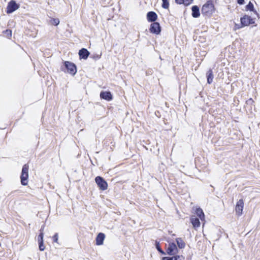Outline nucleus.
<instances>
[{
    "instance_id": "bb28decb",
    "label": "nucleus",
    "mask_w": 260,
    "mask_h": 260,
    "mask_svg": "<svg viewBox=\"0 0 260 260\" xmlns=\"http://www.w3.org/2000/svg\"><path fill=\"white\" fill-rule=\"evenodd\" d=\"M184 1V5H189L190 3H191V2H192L193 0H183Z\"/></svg>"
},
{
    "instance_id": "f8f14e48",
    "label": "nucleus",
    "mask_w": 260,
    "mask_h": 260,
    "mask_svg": "<svg viewBox=\"0 0 260 260\" xmlns=\"http://www.w3.org/2000/svg\"><path fill=\"white\" fill-rule=\"evenodd\" d=\"M100 96L101 98L108 101H111L112 99V95L109 91L101 92L100 93Z\"/></svg>"
},
{
    "instance_id": "423d86ee",
    "label": "nucleus",
    "mask_w": 260,
    "mask_h": 260,
    "mask_svg": "<svg viewBox=\"0 0 260 260\" xmlns=\"http://www.w3.org/2000/svg\"><path fill=\"white\" fill-rule=\"evenodd\" d=\"M178 249L174 243H169L167 249V252L169 255H172L178 253Z\"/></svg>"
},
{
    "instance_id": "2f4dec72",
    "label": "nucleus",
    "mask_w": 260,
    "mask_h": 260,
    "mask_svg": "<svg viewBox=\"0 0 260 260\" xmlns=\"http://www.w3.org/2000/svg\"><path fill=\"white\" fill-rule=\"evenodd\" d=\"M7 32H9L10 36L11 37L12 35V32L11 30H7Z\"/></svg>"
},
{
    "instance_id": "4468645a",
    "label": "nucleus",
    "mask_w": 260,
    "mask_h": 260,
    "mask_svg": "<svg viewBox=\"0 0 260 260\" xmlns=\"http://www.w3.org/2000/svg\"><path fill=\"white\" fill-rule=\"evenodd\" d=\"M190 221L194 228H198L200 226L199 219L196 217L194 216H191L190 218Z\"/></svg>"
},
{
    "instance_id": "0eeeda50",
    "label": "nucleus",
    "mask_w": 260,
    "mask_h": 260,
    "mask_svg": "<svg viewBox=\"0 0 260 260\" xmlns=\"http://www.w3.org/2000/svg\"><path fill=\"white\" fill-rule=\"evenodd\" d=\"M150 31L156 35H158L161 31V28L158 22H154L150 25Z\"/></svg>"
},
{
    "instance_id": "1a4fd4ad",
    "label": "nucleus",
    "mask_w": 260,
    "mask_h": 260,
    "mask_svg": "<svg viewBox=\"0 0 260 260\" xmlns=\"http://www.w3.org/2000/svg\"><path fill=\"white\" fill-rule=\"evenodd\" d=\"M62 70L72 75H74L77 72L76 66H62Z\"/></svg>"
},
{
    "instance_id": "20e7f679",
    "label": "nucleus",
    "mask_w": 260,
    "mask_h": 260,
    "mask_svg": "<svg viewBox=\"0 0 260 260\" xmlns=\"http://www.w3.org/2000/svg\"><path fill=\"white\" fill-rule=\"evenodd\" d=\"M19 8V5L17 4L15 1H11L8 5L7 8V13L8 14L12 13Z\"/></svg>"
},
{
    "instance_id": "f257e3e1",
    "label": "nucleus",
    "mask_w": 260,
    "mask_h": 260,
    "mask_svg": "<svg viewBox=\"0 0 260 260\" xmlns=\"http://www.w3.org/2000/svg\"><path fill=\"white\" fill-rule=\"evenodd\" d=\"M202 13L207 16H211L215 11V8L212 1H209L202 7Z\"/></svg>"
},
{
    "instance_id": "c85d7f7f",
    "label": "nucleus",
    "mask_w": 260,
    "mask_h": 260,
    "mask_svg": "<svg viewBox=\"0 0 260 260\" xmlns=\"http://www.w3.org/2000/svg\"><path fill=\"white\" fill-rule=\"evenodd\" d=\"M162 260H173V256L172 257H162Z\"/></svg>"
},
{
    "instance_id": "ddd939ff",
    "label": "nucleus",
    "mask_w": 260,
    "mask_h": 260,
    "mask_svg": "<svg viewBox=\"0 0 260 260\" xmlns=\"http://www.w3.org/2000/svg\"><path fill=\"white\" fill-rule=\"evenodd\" d=\"M147 18L149 21L153 22L157 19V16L154 12H149L147 13Z\"/></svg>"
},
{
    "instance_id": "5701e85b",
    "label": "nucleus",
    "mask_w": 260,
    "mask_h": 260,
    "mask_svg": "<svg viewBox=\"0 0 260 260\" xmlns=\"http://www.w3.org/2000/svg\"><path fill=\"white\" fill-rule=\"evenodd\" d=\"M173 260H184V257L182 255H176L173 256Z\"/></svg>"
},
{
    "instance_id": "9b49d317",
    "label": "nucleus",
    "mask_w": 260,
    "mask_h": 260,
    "mask_svg": "<svg viewBox=\"0 0 260 260\" xmlns=\"http://www.w3.org/2000/svg\"><path fill=\"white\" fill-rule=\"evenodd\" d=\"M105 238V235L102 233H99L96 238V244L97 245H102L103 244L104 240Z\"/></svg>"
},
{
    "instance_id": "6e6552de",
    "label": "nucleus",
    "mask_w": 260,
    "mask_h": 260,
    "mask_svg": "<svg viewBox=\"0 0 260 260\" xmlns=\"http://www.w3.org/2000/svg\"><path fill=\"white\" fill-rule=\"evenodd\" d=\"M244 208V202L242 199L239 200L236 204L235 207V211L236 214L239 216L242 214L243 210Z\"/></svg>"
},
{
    "instance_id": "4be33fe9",
    "label": "nucleus",
    "mask_w": 260,
    "mask_h": 260,
    "mask_svg": "<svg viewBox=\"0 0 260 260\" xmlns=\"http://www.w3.org/2000/svg\"><path fill=\"white\" fill-rule=\"evenodd\" d=\"M59 20L58 18L53 19L51 20V23L54 25H57L59 23Z\"/></svg>"
},
{
    "instance_id": "a211bd4d",
    "label": "nucleus",
    "mask_w": 260,
    "mask_h": 260,
    "mask_svg": "<svg viewBox=\"0 0 260 260\" xmlns=\"http://www.w3.org/2000/svg\"><path fill=\"white\" fill-rule=\"evenodd\" d=\"M246 10L247 11H250L254 12L255 14H257L256 11L255 10L254 6L252 3L250 2L248 4V5L246 6Z\"/></svg>"
},
{
    "instance_id": "39448f33",
    "label": "nucleus",
    "mask_w": 260,
    "mask_h": 260,
    "mask_svg": "<svg viewBox=\"0 0 260 260\" xmlns=\"http://www.w3.org/2000/svg\"><path fill=\"white\" fill-rule=\"evenodd\" d=\"M95 181L99 188L103 190H106L108 187L107 183L100 176H98L95 178Z\"/></svg>"
},
{
    "instance_id": "393cba45",
    "label": "nucleus",
    "mask_w": 260,
    "mask_h": 260,
    "mask_svg": "<svg viewBox=\"0 0 260 260\" xmlns=\"http://www.w3.org/2000/svg\"><path fill=\"white\" fill-rule=\"evenodd\" d=\"M38 242H43V233L41 232L38 236Z\"/></svg>"
},
{
    "instance_id": "6ab92c4d",
    "label": "nucleus",
    "mask_w": 260,
    "mask_h": 260,
    "mask_svg": "<svg viewBox=\"0 0 260 260\" xmlns=\"http://www.w3.org/2000/svg\"><path fill=\"white\" fill-rule=\"evenodd\" d=\"M207 82L209 84H210L212 82L213 79V75L212 74V72L211 70L207 72Z\"/></svg>"
},
{
    "instance_id": "7c9ffc66",
    "label": "nucleus",
    "mask_w": 260,
    "mask_h": 260,
    "mask_svg": "<svg viewBox=\"0 0 260 260\" xmlns=\"http://www.w3.org/2000/svg\"><path fill=\"white\" fill-rule=\"evenodd\" d=\"M237 2L239 5H243L244 4V0H237Z\"/></svg>"
},
{
    "instance_id": "473e14b6",
    "label": "nucleus",
    "mask_w": 260,
    "mask_h": 260,
    "mask_svg": "<svg viewBox=\"0 0 260 260\" xmlns=\"http://www.w3.org/2000/svg\"><path fill=\"white\" fill-rule=\"evenodd\" d=\"M43 227L41 228V230H43Z\"/></svg>"
},
{
    "instance_id": "f03ea898",
    "label": "nucleus",
    "mask_w": 260,
    "mask_h": 260,
    "mask_svg": "<svg viewBox=\"0 0 260 260\" xmlns=\"http://www.w3.org/2000/svg\"><path fill=\"white\" fill-rule=\"evenodd\" d=\"M28 169L29 167L25 164L23 166L21 175V183L23 185L27 184V179L28 178Z\"/></svg>"
},
{
    "instance_id": "f3484780",
    "label": "nucleus",
    "mask_w": 260,
    "mask_h": 260,
    "mask_svg": "<svg viewBox=\"0 0 260 260\" xmlns=\"http://www.w3.org/2000/svg\"><path fill=\"white\" fill-rule=\"evenodd\" d=\"M176 241L177 242L178 247L179 248L182 249V248H184V247L185 246V244L181 238H177L176 239Z\"/></svg>"
},
{
    "instance_id": "aec40b11",
    "label": "nucleus",
    "mask_w": 260,
    "mask_h": 260,
    "mask_svg": "<svg viewBox=\"0 0 260 260\" xmlns=\"http://www.w3.org/2000/svg\"><path fill=\"white\" fill-rule=\"evenodd\" d=\"M162 7L164 9H168L169 7V2L168 0H162Z\"/></svg>"
},
{
    "instance_id": "dca6fc26",
    "label": "nucleus",
    "mask_w": 260,
    "mask_h": 260,
    "mask_svg": "<svg viewBox=\"0 0 260 260\" xmlns=\"http://www.w3.org/2000/svg\"><path fill=\"white\" fill-rule=\"evenodd\" d=\"M196 213L197 216L200 218L202 221L205 220V215L202 209L200 208H197L196 209Z\"/></svg>"
},
{
    "instance_id": "7ed1b4c3",
    "label": "nucleus",
    "mask_w": 260,
    "mask_h": 260,
    "mask_svg": "<svg viewBox=\"0 0 260 260\" xmlns=\"http://www.w3.org/2000/svg\"><path fill=\"white\" fill-rule=\"evenodd\" d=\"M240 21L244 27L255 23L254 19L252 18L250 16L247 15H245L243 17H241Z\"/></svg>"
},
{
    "instance_id": "cd10ccee",
    "label": "nucleus",
    "mask_w": 260,
    "mask_h": 260,
    "mask_svg": "<svg viewBox=\"0 0 260 260\" xmlns=\"http://www.w3.org/2000/svg\"><path fill=\"white\" fill-rule=\"evenodd\" d=\"M156 247L157 249L158 250V251H159L160 253H164L163 252V251L161 250V249L159 247L158 243H157L156 244Z\"/></svg>"
},
{
    "instance_id": "c756f323",
    "label": "nucleus",
    "mask_w": 260,
    "mask_h": 260,
    "mask_svg": "<svg viewBox=\"0 0 260 260\" xmlns=\"http://www.w3.org/2000/svg\"><path fill=\"white\" fill-rule=\"evenodd\" d=\"M184 1L183 0H175L176 3L179 4H184Z\"/></svg>"
},
{
    "instance_id": "9d476101",
    "label": "nucleus",
    "mask_w": 260,
    "mask_h": 260,
    "mask_svg": "<svg viewBox=\"0 0 260 260\" xmlns=\"http://www.w3.org/2000/svg\"><path fill=\"white\" fill-rule=\"evenodd\" d=\"M89 52L85 48H82L79 50L78 54L80 59H86L89 55Z\"/></svg>"
},
{
    "instance_id": "2eb2a0df",
    "label": "nucleus",
    "mask_w": 260,
    "mask_h": 260,
    "mask_svg": "<svg viewBox=\"0 0 260 260\" xmlns=\"http://www.w3.org/2000/svg\"><path fill=\"white\" fill-rule=\"evenodd\" d=\"M192 16L194 18L199 17L200 14L199 9L197 6H194L192 7Z\"/></svg>"
},
{
    "instance_id": "b1692460",
    "label": "nucleus",
    "mask_w": 260,
    "mask_h": 260,
    "mask_svg": "<svg viewBox=\"0 0 260 260\" xmlns=\"http://www.w3.org/2000/svg\"><path fill=\"white\" fill-rule=\"evenodd\" d=\"M39 244V249L41 251H43L45 249V246L43 245V242H38Z\"/></svg>"
},
{
    "instance_id": "a878e982",
    "label": "nucleus",
    "mask_w": 260,
    "mask_h": 260,
    "mask_svg": "<svg viewBox=\"0 0 260 260\" xmlns=\"http://www.w3.org/2000/svg\"><path fill=\"white\" fill-rule=\"evenodd\" d=\"M58 239V234H55L53 237V240L54 242L57 243Z\"/></svg>"
},
{
    "instance_id": "412c9836",
    "label": "nucleus",
    "mask_w": 260,
    "mask_h": 260,
    "mask_svg": "<svg viewBox=\"0 0 260 260\" xmlns=\"http://www.w3.org/2000/svg\"><path fill=\"white\" fill-rule=\"evenodd\" d=\"M243 24H242V23L241 22L240 24H237L236 23H235V26L234 27V29L235 30H237V29H240V28H241L242 27H243Z\"/></svg>"
}]
</instances>
